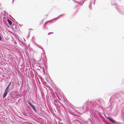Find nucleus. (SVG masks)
I'll use <instances>...</instances> for the list:
<instances>
[{"instance_id":"obj_16","label":"nucleus","mask_w":124,"mask_h":124,"mask_svg":"<svg viewBox=\"0 0 124 124\" xmlns=\"http://www.w3.org/2000/svg\"><path fill=\"white\" fill-rule=\"evenodd\" d=\"M95 4V0L94 1V4Z\"/></svg>"},{"instance_id":"obj_12","label":"nucleus","mask_w":124,"mask_h":124,"mask_svg":"<svg viewBox=\"0 0 124 124\" xmlns=\"http://www.w3.org/2000/svg\"><path fill=\"white\" fill-rule=\"evenodd\" d=\"M11 82L9 83L8 85V87H9L10 85V84H11Z\"/></svg>"},{"instance_id":"obj_13","label":"nucleus","mask_w":124,"mask_h":124,"mask_svg":"<svg viewBox=\"0 0 124 124\" xmlns=\"http://www.w3.org/2000/svg\"><path fill=\"white\" fill-rule=\"evenodd\" d=\"M0 40L1 41H2V39L1 38V36H0Z\"/></svg>"},{"instance_id":"obj_6","label":"nucleus","mask_w":124,"mask_h":124,"mask_svg":"<svg viewBox=\"0 0 124 124\" xmlns=\"http://www.w3.org/2000/svg\"><path fill=\"white\" fill-rule=\"evenodd\" d=\"M7 21L9 25H11L12 24V22L9 19H8V20H7Z\"/></svg>"},{"instance_id":"obj_10","label":"nucleus","mask_w":124,"mask_h":124,"mask_svg":"<svg viewBox=\"0 0 124 124\" xmlns=\"http://www.w3.org/2000/svg\"><path fill=\"white\" fill-rule=\"evenodd\" d=\"M89 8L90 9H91V4H90V5H89Z\"/></svg>"},{"instance_id":"obj_11","label":"nucleus","mask_w":124,"mask_h":124,"mask_svg":"<svg viewBox=\"0 0 124 124\" xmlns=\"http://www.w3.org/2000/svg\"><path fill=\"white\" fill-rule=\"evenodd\" d=\"M8 87H8V86L6 89H8V90H9V89Z\"/></svg>"},{"instance_id":"obj_15","label":"nucleus","mask_w":124,"mask_h":124,"mask_svg":"<svg viewBox=\"0 0 124 124\" xmlns=\"http://www.w3.org/2000/svg\"><path fill=\"white\" fill-rule=\"evenodd\" d=\"M54 103L55 104V105H56V104H55V103L54 102Z\"/></svg>"},{"instance_id":"obj_7","label":"nucleus","mask_w":124,"mask_h":124,"mask_svg":"<svg viewBox=\"0 0 124 124\" xmlns=\"http://www.w3.org/2000/svg\"><path fill=\"white\" fill-rule=\"evenodd\" d=\"M8 93L6 92H5L3 97V98H4L6 97Z\"/></svg>"},{"instance_id":"obj_19","label":"nucleus","mask_w":124,"mask_h":124,"mask_svg":"<svg viewBox=\"0 0 124 124\" xmlns=\"http://www.w3.org/2000/svg\"><path fill=\"white\" fill-rule=\"evenodd\" d=\"M107 124H108L107 123Z\"/></svg>"},{"instance_id":"obj_14","label":"nucleus","mask_w":124,"mask_h":124,"mask_svg":"<svg viewBox=\"0 0 124 124\" xmlns=\"http://www.w3.org/2000/svg\"><path fill=\"white\" fill-rule=\"evenodd\" d=\"M75 2H76V3H78V2L77 1H75Z\"/></svg>"},{"instance_id":"obj_1","label":"nucleus","mask_w":124,"mask_h":124,"mask_svg":"<svg viewBox=\"0 0 124 124\" xmlns=\"http://www.w3.org/2000/svg\"><path fill=\"white\" fill-rule=\"evenodd\" d=\"M99 103V101L96 100L90 101L89 103H86V111H90L93 114L97 113L100 116H101L102 112H100L97 110L100 107Z\"/></svg>"},{"instance_id":"obj_2","label":"nucleus","mask_w":124,"mask_h":124,"mask_svg":"<svg viewBox=\"0 0 124 124\" xmlns=\"http://www.w3.org/2000/svg\"><path fill=\"white\" fill-rule=\"evenodd\" d=\"M114 7L116 8V9L121 14H124V10L122 9H123L122 7L121 6H119L118 5H116L115 4H114Z\"/></svg>"},{"instance_id":"obj_4","label":"nucleus","mask_w":124,"mask_h":124,"mask_svg":"<svg viewBox=\"0 0 124 124\" xmlns=\"http://www.w3.org/2000/svg\"><path fill=\"white\" fill-rule=\"evenodd\" d=\"M29 105L32 108V109L35 111L36 112V108L31 103H30Z\"/></svg>"},{"instance_id":"obj_3","label":"nucleus","mask_w":124,"mask_h":124,"mask_svg":"<svg viewBox=\"0 0 124 124\" xmlns=\"http://www.w3.org/2000/svg\"><path fill=\"white\" fill-rule=\"evenodd\" d=\"M59 17H58V18H55V19H52V20H50V21H48V22H46V23H45V25H44V27H45H45H46V25L47 24H48V23H50V22H53V21H54V20H56V19H58L59 18Z\"/></svg>"},{"instance_id":"obj_9","label":"nucleus","mask_w":124,"mask_h":124,"mask_svg":"<svg viewBox=\"0 0 124 124\" xmlns=\"http://www.w3.org/2000/svg\"><path fill=\"white\" fill-rule=\"evenodd\" d=\"M30 101L28 100L27 101L28 104L29 105L30 103H31L29 102Z\"/></svg>"},{"instance_id":"obj_17","label":"nucleus","mask_w":124,"mask_h":124,"mask_svg":"<svg viewBox=\"0 0 124 124\" xmlns=\"http://www.w3.org/2000/svg\"><path fill=\"white\" fill-rule=\"evenodd\" d=\"M38 45V46H39V45Z\"/></svg>"},{"instance_id":"obj_18","label":"nucleus","mask_w":124,"mask_h":124,"mask_svg":"<svg viewBox=\"0 0 124 124\" xmlns=\"http://www.w3.org/2000/svg\"><path fill=\"white\" fill-rule=\"evenodd\" d=\"M13 0L12 1V2H13Z\"/></svg>"},{"instance_id":"obj_5","label":"nucleus","mask_w":124,"mask_h":124,"mask_svg":"<svg viewBox=\"0 0 124 124\" xmlns=\"http://www.w3.org/2000/svg\"><path fill=\"white\" fill-rule=\"evenodd\" d=\"M107 118L111 122L113 123H116V122L114 121L113 119L111 118H110L109 117H107Z\"/></svg>"},{"instance_id":"obj_8","label":"nucleus","mask_w":124,"mask_h":124,"mask_svg":"<svg viewBox=\"0 0 124 124\" xmlns=\"http://www.w3.org/2000/svg\"><path fill=\"white\" fill-rule=\"evenodd\" d=\"M9 90H10V89L8 90V89H6L5 90V92H7V93H8L9 92Z\"/></svg>"}]
</instances>
